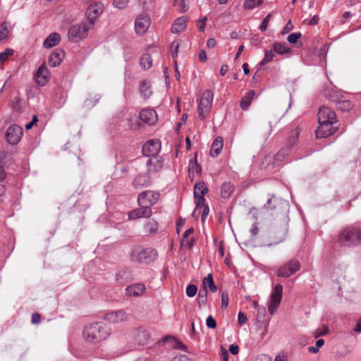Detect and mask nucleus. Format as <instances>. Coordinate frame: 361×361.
I'll return each mask as SVG.
<instances>
[{
  "mask_svg": "<svg viewBox=\"0 0 361 361\" xmlns=\"http://www.w3.org/2000/svg\"><path fill=\"white\" fill-rule=\"evenodd\" d=\"M255 92L254 90H250L247 94L241 99L240 106L242 109L247 110L251 104L252 100L254 98Z\"/></svg>",
  "mask_w": 361,
  "mask_h": 361,
  "instance_id": "nucleus-26",
  "label": "nucleus"
},
{
  "mask_svg": "<svg viewBox=\"0 0 361 361\" xmlns=\"http://www.w3.org/2000/svg\"><path fill=\"white\" fill-rule=\"evenodd\" d=\"M157 112L153 109H144L140 112V120L149 126L154 125L157 122Z\"/></svg>",
  "mask_w": 361,
  "mask_h": 361,
  "instance_id": "nucleus-17",
  "label": "nucleus"
},
{
  "mask_svg": "<svg viewBox=\"0 0 361 361\" xmlns=\"http://www.w3.org/2000/svg\"><path fill=\"white\" fill-rule=\"evenodd\" d=\"M151 178L147 173L139 174L133 180V186L136 189H140L143 187H148L150 185Z\"/></svg>",
  "mask_w": 361,
  "mask_h": 361,
  "instance_id": "nucleus-19",
  "label": "nucleus"
},
{
  "mask_svg": "<svg viewBox=\"0 0 361 361\" xmlns=\"http://www.w3.org/2000/svg\"><path fill=\"white\" fill-rule=\"evenodd\" d=\"M186 19L185 17L177 18L171 26V32L178 34L183 31L185 27Z\"/></svg>",
  "mask_w": 361,
  "mask_h": 361,
  "instance_id": "nucleus-24",
  "label": "nucleus"
},
{
  "mask_svg": "<svg viewBox=\"0 0 361 361\" xmlns=\"http://www.w3.org/2000/svg\"><path fill=\"white\" fill-rule=\"evenodd\" d=\"M213 98L214 94L211 90H207L203 92L197 109L199 117L201 119L204 120L209 114L211 109Z\"/></svg>",
  "mask_w": 361,
  "mask_h": 361,
  "instance_id": "nucleus-4",
  "label": "nucleus"
},
{
  "mask_svg": "<svg viewBox=\"0 0 361 361\" xmlns=\"http://www.w3.org/2000/svg\"><path fill=\"white\" fill-rule=\"evenodd\" d=\"M247 320V316L242 312H239L238 314V323L242 325L245 324Z\"/></svg>",
  "mask_w": 361,
  "mask_h": 361,
  "instance_id": "nucleus-54",
  "label": "nucleus"
},
{
  "mask_svg": "<svg viewBox=\"0 0 361 361\" xmlns=\"http://www.w3.org/2000/svg\"><path fill=\"white\" fill-rule=\"evenodd\" d=\"M300 264L296 259H291L286 264L281 266L277 271L279 277L288 278L300 269Z\"/></svg>",
  "mask_w": 361,
  "mask_h": 361,
  "instance_id": "nucleus-8",
  "label": "nucleus"
},
{
  "mask_svg": "<svg viewBox=\"0 0 361 361\" xmlns=\"http://www.w3.org/2000/svg\"><path fill=\"white\" fill-rule=\"evenodd\" d=\"M220 357H221V359L223 361H228V360L229 355H228V351H227V350L226 348H224L222 347L221 348Z\"/></svg>",
  "mask_w": 361,
  "mask_h": 361,
  "instance_id": "nucleus-53",
  "label": "nucleus"
},
{
  "mask_svg": "<svg viewBox=\"0 0 361 361\" xmlns=\"http://www.w3.org/2000/svg\"><path fill=\"white\" fill-rule=\"evenodd\" d=\"M145 290V286L142 283H135L126 288L128 296H139Z\"/></svg>",
  "mask_w": 361,
  "mask_h": 361,
  "instance_id": "nucleus-22",
  "label": "nucleus"
},
{
  "mask_svg": "<svg viewBox=\"0 0 361 361\" xmlns=\"http://www.w3.org/2000/svg\"><path fill=\"white\" fill-rule=\"evenodd\" d=\"M206 324L207 327L210 329H214L216 326V321L211 315L207 318Z\"/></svg>",
  "mask_w": 361,
  "mask_h": 361,
  "instance_id": "nucleus-49",
  "label": "nucleus"
},
{
  "mask_svg": "<svg viewBox=\"0 0 361 361\" xmlns=\"http://www.w3.org/2000/svg\"><path fill=\"white\" fill-rule=\"evenodd\" d=\"M197 291V288L195 285H188L186 288V295L190 297H194Z\"/></svg>",
  "mask_w": 361,
  "mask_h": 361,
  "instance_id": "nucleus-43",
  "label": "nucleus"
},
{
  "mask_svg": "<svg viewBox=\"0 0 361 361\" xmlns=\"http://www.w3.org/2000/svg\"><path fill=\"white\" fill-rule=\"evenodd\" d=\"M169 340L174 342V348L182 349L183 347H185V345L181 342L178 341L175 337L172 336H167L164 338V341H167Z\"/></svg>",
  "mask_w": 361,
  "mask_h": 361,
  "instance_id": "nucleus-41",
  "label": "nucleus"
},
{
  "mask_svg": "<svg viewBox=\"0 0 361 361\" xmlns=\"http://www.w3.org/2000/svg\"><path fill=\"white\" fill-rule=\"evenodd\" d=\"M207 46L209 49H212L216 46V40L214 38H209L207 42Z\"/></svg>",
  "mask_w": 361,
  "mask_h": 361,
  "instance_id": "nucleus-58",
  "label": "nucleus"
},
{
  "mask_svg": "<svg viewBox=\"0 0 361 361\" xmlns=\"http://www.w3.org/2000/svg\"><path fill=\"white\" fill-rule=\"evenodd\" d=\"M299 133H300L299 128H295L290 133L288 140V143L290 146H293V145H295L296 143V141L298 140V138Z\"/></svg>",
  "mask_w": 361,
  "mask_h": 361,
  "instance_id": "nucleus-38",
  "label": "nucleus"
},
{
  "mask_svg": "<svg viewBox=\"0 0 361 361\" xmlns=\"http://www.w3.org/2000/svg\"><path fill=\"white\" fill-rule=\"evenodd\" d=\"M271 14H268L262 20V24L259 27L261 31H265L268 27L269 23L271 20Z\"/></svg>",
  "mask_w": 361,
  "mask_h": 361,
  "instance_id": "nucleus-45",
  "label": "nucleus"
},
{
  "mask_svg": "<svg viewBox=\"0 0 361 361\" xmlns=\"http://www.w3.org/2000/svg\"><path fill=\"white\" fill-rule=\"evenodd\" d=\"M229 351L232 355H237L239 351V348L237 345L232 344L229 346Z\"/></svg>",
  "mask_w": 361,
  "mask_h": 361,
  "instance_id": "nucleus-57",
  "label": "nucleus"
},
{
  "mask_svg": "<svg viewBox=\"0 0 361 361\" xmlns=\"http://www.w3.org/2000/svg\"><path fill=\"white\" fill-rule=\"evenodd\" d=\"M208 192L207 187L203 182H199L194 186V197L196 200V208L195 212H197L200 208L202 207L204 204L205 199L204 195Z\"/></svg>",
  "mask_w": 361,
  "mask_h": 361,
  "instance_id": "nucleus-10",
  "label": "nucleus"
},
{
  "mask_svg": "<svg viewBox=\"0 0 361 361\" xmlns=\"http://www.w3.org/2000/svg\"><path fill=\"white\" fill-rule=\"evenodd\" d=\"M336 122V116L334 111H333L329 107H321L318 111V123L324 122Z\"/></svg>",
  "mask_w": 361,
  "mask_h": 361,
  "instance_id": "nucleus-16",
  "label": "nucleus"
},
{
  "mask_svg": "<svg viewBox=\"0 0 361 361\" xmlns=\"http://www.w3.org/2000/svg\"><path fill=\"white\" fill-rule=\"evenodd\" d=\"M272 49L275 53L279 55L288 54L290 51V48L287 47L283 43L275 42L272 45Z\"/></svg>",
  "mask_w": 361,
  "mask_h": 361,
  "instance_id": "nucleus-30",
  "label": "nucleus"
},
{
  "mask_svg": "<svg viewBox=\"0 0 361 361\" xmlns=\"http://www.w3.org/2000/svg\"><path fill=\"white\" fill-rule=\"evenodd\" d=\"M108 334L106 326L99 322L87 326L83 330L85 339L90 343H97L105 339Z\"/></svg>",
  "mask_w": 361,
  "mask_h": 361,
  "instance_id": "nucleus-1",
  "label": "nucleus"
},
{
  "mask_svg": "<svg viewBox=\"0 0 361 361\" xmlns=\"http://www.w3.org/2000/svg\"><path fill=\"white\" fill-rule=\"evenodd\" d=\"M23 129L20 126L13 124L11 125L6 132V140L9 145H16L23 136Z\"/></svg>",
  "mask_w": 361,
  "mask_h": 361,
  "instance_id": "nucleus-9",
  "label": "nucleus"
},
{
  "mask_svg": "<svg viewBox=\"0 0 361 361\" xmlns=\"http://www.w3.org/2000/svg\"><path fill=\"white\" fill-rule=\"evenodd\" d=\"M103 12V5L102 3H95L88 6L86 11V16L88 20V24L92 27L94 23V20Z\"/></svg>",
  "mask_w": 361,
  "mask_h": 361,
  "instance_id": "nucleus-12",
  "label": "nucleus"
},
{
  "mask_svg": "<svg viewBox=\"0 0 361 361\" xmlns=\"http://www.w3.org/2000/svg\"><path fill=\"white\" fill-rule=\"evenodd\" d=\"M264 0H245L243 6L246 9H253L263 3Z\"/></svg>",
  "mask_w": 361,
  "mask_h": 361,
  "instance_id": "nucleus-34",
  "label": "nucleus"
},
{
  "mask_svg": "<svg viewBox=\"0 0 361 361\" xmlns=\"http://www.w3.org/2000/svg\"><path fill=\"white\" fill-rule=\"evenodd\" d=\"M202 286L204 290V291H207V290L209 289L212 293H214L217 290V287L214 283L213 277L211 274H209L204 278L202 281Z\"/></svg>",
  "mask_w": 361,
  "mask_h": 361,
  "instance_id": "nucleus-25",
  "label": "nucleus"
},
{
  "mask_svg": "<svg viewBox=\"0 0 361 361\" xmlns=\"http://www.w3.org/2000/svg\"><path fill=\"white\" fill-rule=\"evenodd\" d=\"M13 54L12 49H6L4 51L0 53V62H4L10 56Z\"/></svg>",
  "mask_w": 361,
  "mask_h": 361,
  "instance_id": "nucleus-42",
  "label": "nucleus"
},
{
  "mask_svg": "<svg viewBox=\"0 0 361 361\" xmlns=\"http://www.w3.org/2000/svg\"><path fill=\"white\" fill-rule=\"evenodd\" d=\"M334 123L329 121L319 123L318 128L316 130L317 137L323 138L333 135L335 132V128L333 127Z\"/></svg>",
  "mask_w": 361,
  "mask_h": 361,
  "instance_id": "nucleus-15",
  "label": "nucleus"
},
{
  "mask_svg": "<svg viewBox=\"0 0 361 361\" xmlns=\"http://www.w3.org/2000/svg\"><path fill=\"white\" fill-rule=\"evenodd\" d=\"M283 286L281 284L276 285L272 290L270 295V301L268 307V311L271 314H274L280 305L282 298Z\"/></svg>",
  "mask_w": 361,
  "mask_h": 361,
  "instance_id": "nucleus-7",
  "label": "nucleus"
},
{
  "mask_svg": "<svg viewBox=\"0 0 361 361\" xmlns=\"http://www.w3.org/2000/svg\"><path fill=\"white\" fill-rule=\"evenodd\" d=\"M128 319L129 314L123 310L109 312L104 315V319L113 324H120Z\"/></svg>",
  "mask_w": 361,
  "mask_h": 361,
  "instance_id": "nucleus-13",
  "label": "nucleus"
},
{
  "mask_svg": "<svg viewBox=\"0 0 361 361\" xmlns=\"http://www.w3.org/2000/svg\"><path fill=\"white\" fill-rule=\"evenodd\" d=\"M100 98L99 94H90L89 97L85 100V105L87 106H92L99 102Z\"/></svg>",
  "mask_w": 361,
  "mask_h": 361,
  "instance_id": "nucleus-36",
  "label": "nucleus"
},
{
  "mask_svg": "<svg viewBox=\"0 0 361 361\" xmlns=\"http://www.w3.org/2000/svg\"><path fill=\"white\" fill-rule=\"evenodd\" d=\"M255 361H271V358L265 355H262L256 358Z\"/></svg>",
  "mask_w": 361,
  "mask_h": 361,
  "instance_id": "nucleus-63",
  "label": "nucleus"
},
{
  "mask_svg": "<svg viewBox=\"0 0 361 361\" xmlns=\"http://www.w3.org/2000/svg\"><path fill=\"white\" fill-rule=\"evenodd\" d=\"M60 40V35L56 32H52L44 41L43 47L47 49L51 48L57 45Z\"/></svg>",
  "mask_w": 361,
  "mask_h": 361,
  "instance_id": "nucleus-23",
  "label": "nucleus"
},
{
  "mask_svg": "<svg viewBox=\"0 0 361 361\" xmlns=\"http://www.w3.org/2000/svg\"><path fill=\"white\" fill-rule=\"evenodd\" d=\"M171 47L173 49V50L171 52V55L173 59H175L178 55V50L179 47V44L177 41H173L171 44Z\"/></svg>",
  "mask_w": 361,
  "mask_h": 361,
  "instance_id": "nucleus-50",
  "label": "nucleus"
},
{
  "mask_svg": "<svg viewBox=\"0 0 361 361\" xmlns=\"http://www.w3.org/2000/svg\"><path fill=\"white\" fill-rule=\"evenodd\" d=\"M161 149V142L159 140H149L142 146V154L145 157L157 155Z\"/></svg>",
  "mask_w": 361,
  "mask_h": 361,
  "instance_id": "nucleus-14",
  "label": "nucleus"
},
{
  "mask_svg": "<svg viewBox=\"0 0 361 361\" xmlns=\"http://www.w3.org/2000/svg\"><path fill=\"white\" fill-rule=\"evenodd\" d=\"M207 291H200L199 295H198V302L199 305H204L207 302Z\"/></svg>",
  "mask_w": 361,
  "mask_h": 361,
  "instance_id": "nucleus-46",
  "label": "nucleus"
},
{
  "mask_svg": "<svg viewBox=\"0 0 361 361\" xmlns=\"http://www.w3.org/2000/svg\"><path fill=\"white\" fill-rule=\"evenodd\" d=\"M92 26L86 23L72 25L68 32V39L73 42L84 39L88 35Z\"/></svg>",
  "mask_w": 361,
  "mask_h": 361,
  "instance_id": "nucleus-3",
  "label": "nucleus"
},
{
  "mask_svg": "<svg viewBox=\"0 0 361 361\" xmlns=\"http://www.w3.org/2000/svg\"><path fill=\"white\" fill-rule=\"evenodd\" d=\"M64 58V52L62 50H54L49 57V65L51 67L59 66Z\"/></svg>",
  "mask_w": 361,
  "mask_h": 361,
  "instance_id": "nucleus-21",
  "label": "nucleus"
},
{
  "mask_svg": "<svg viewBox=\"0 0 361 361\" xmlns=\"http://www.w3.org/2000/svg\"><path fill=\"white\" fill-rule=\"evenodd\" d=\"M207 18L206 16H204V18H202V19L200 20V24L198 25L197 28L200 32H203L204 30L205 23L207 22Z\"/></svg>",
  "mask_w": 361,
  "mask_h": 361,
  "instance_id": "nucleus-55",
  "label": "nucleus"
},
{
  "mask_svg": "<svg viewBox=\"0 0 361 361\" xmlns=\"http://www.w3.org/2000/svg\"><path fill=\"white\" fill-rule=\"evenodd\" d=\"M336 107L338 109L342 111H348L353 107V104L349 100L338 101L336 103Z\"/></svg>",
  "mask_w": 361,
  "mask_h": 361,
  "instance_id": "nucleus-32",
  "label": "nucleus"
},
{
  "mask_svg": "<svg viewBox=\"0 0 361 361\" xmlns=\"http://www.w3.org/2000/svg\"><path fill=\"white\" fill-rule=\"evenodd\" d=\"M159 197L160 195L157 192L146 190L139 194L137 202L140 207L151 209V207L157 202Z\"/></svg>",
  "mask_w": 361,
  "mask_h": 361,
  "instance_id": "nucleus-6",
  "label": "nucleus"
},
{
  "mask_svg": "<svg viewBox=\"0 0 361 361\" xmlns=\"http://www.w3.org/2000/svg\"><path fill=\"white\" fill-rule=\"evenodd\" d=\"M129 3V0H114L113 5L114 7L118 9L126 8Z\"/></svg>",
  "mask_w": 361,
  "mask_h": 361,
  "instance_id": "nucleus-40",
  "label": "nucleus"
},
{
  "mask_svg": "<svg viewBox=\"0 0 361 361\" xmlns=\"http://www.w3.org/2000/svg\"><path fill=\"white\" fill-rule=\"evenodd\" d=\"M193 232H194L193 228H190L184 232L183 239L180 242V245L182 247H187L188 248H191L193 246L194 239L192 238L190 240H187L188 236Z\"/></svg>",
  "mask_w": 361,
  "mask_h": 361,
  "instance_id": "nucleus-28",
  "label": "nucleus"
},
{
  "mask_svg": "<svg viewBox=\"0 0 361 361\" xmlns=\"http://www.w3.org/2000/svg\"><path fill=\"white\" fill-rule=\"evenodd\" d=\"M359 228H346L339 235L338 241L341 245L350 246L359 245Z\"/></svg>",
  "mask_w": 361,
  "mask_h": 361,
  "instance_id": "nucleus-5",
  "label": "nucleus"
},
{
  "mask_svg": "<svg viewBox=\"0 0 361 361\" xmlns=\"http://www.w3.org/2000/svg\"><path fill=\"white\" fill-rule=\"evenodd\" d=\"M328 332H329L328 327L326 326H324L322 329H317L315 331L314 336L316 338H317V337H319V336H324V335L327 334Z\"/></svg>",
  "mask_w": 361,
  "mask_h": 361,
  "instance_id": "nucleus-48",
  "label": "nucleus"
},
{
  "mask_svg": "<svg viewBox=\"0 0 361 361\" xmlns=\"http://www.w3.org/2000/svg\"><path fill=\"white\" fill-rule=\"evenodd\" d=\"M223 147V139L220 137L215 139L212 145L210 153L212 157H216L219 154Z\"/></svg>",
  "mask_w": 361,
  "mask_h": 361,
  "instance_id": "nucleus-27",
  "label": "nucleus"
},
{
  "mask_svg": "<svg viewBox=\"0 0 361 361\" xmlns=\"http://www.w3.org/2000/svg\"><path fill=\"white\" fill-rule=\"evenodd\" d=\"M199 59L202 62H204L207 60V54L205 51L202 50L199 54Z\"/></svg>",
  "mask_w": 361,
  "mask_h": 361,
  "instance_id": "nucleus-62",
  "label": "nucleus"
},
{
  "mask_svg": "<svg viewBox=\"0 0 361 361\" xmlns=\"http://www.w3.org/2000/svg\"><path fill=\"white\" fill-rule=\"evenodd\" d=\"M173 361H190L186 355H181L178 357H175Z\"/></svg>",
  "mask_w": 361,
  "mask_h": 361,
  "instance_id": "nucleus-64",
  "label": "nucleus"
},
{
  "mask_svg": "<svg viewBox=\"0 0 361 361\" xmlns=\"http://www.w3.org/2000/svg\"><path fill=\"white\" fill-rule=\"evenodd\" d=\"M140 63L143 68H149L152 64V59L150 54L148 53L144 54L140 58Z\"/></svg>",
  "mask_w": 361,
  "mask_h": 361,
  "instance_id": "nucleus-31",
  "label": "nucleus"
},
{
  "mask_svg": "<svg viewBox=\"0 0 361 361\" xmlns=\"http://www.w3.org/2000/svg\"><path fill=\"white\" fill-rule=\"evenodd\" d=\"M179 7L182 13L186 12L188 9V1L181 0L179 3Z\"/></svg>",
  "mask_w": 361,
  "mask_h": 361,
  "instance_id": "nucleus-52",
  "label": "nucleus"
},
{
  "mask_svg": "<svg viewBox=\"0 0 361 361\" xmlns=\"http://www.w3.org/2000/svg\"><path fill=\"white\" fill-rule=\"evenodd\" d=\"M274 51L272 49L270 50H266L264 52V57L262 59V61L259 63L260 66H264L267 64V63L271 61L275 56L274 55Z\"/></svg>",
  "mask_w": 361,
  "mask_h": 361,
  "instance_id": "nucleus-35",
  "label": "nucleus"
},
{
  "mask_svg": "<svg viewBox=\"0 0 361 361\" xmlns=\"http://www.w3.org/2000/svg\"><path fill=\"white\" fill-rule=\"evenodd\" d=\"M203 207H204V209H203V212H202V220L204 221V219L207 217V216L209 214V207L207 205H204V204Z\"/></svg>",
  "mask_w": 361,
  "mask_h": 361,
  "instance_id": "nucleus-59",
  "label": "nucleus"
},
{
  "mask_svg": "<svg viewBox=\"0 0 361 361\" xmlns=\"http://www.w3.org/2000/svg\"><path fill=\"white\" fill-rule=\"evenodd\" d=\"M140 92L145 99L150 96L151 90L148 82L144 81L141 83L140 87Z\"/></svg>",
  "mask_w": 361,
  "mask_h": 361,
  "instance_id": "nucleus-33",
  "label": "nucleus"
},
{
  "mask_svg": "<svg viewBox=\"0 0 361 361\" xmlns=\"http://www.w3.org/2000/svg\"><path fill=\"white\" fill-rule=\"evenodd\" d=\"M234 190L233 185L231 183L225 182L221 186V195L223 198H228Z\"/></svg>",
  "mask_w": 361,
  "mask_h": 361,
  "instance_id": "nucleus-29",
  "label": "nucleus"
},
{
  "mask_svg": "<svg viewBox=\"0 0 361 361\" xmlns=\"http://www.w3.org/2000/svg\"><path fill=\"white\" fill-rule=\"evenodd\" d=\"M300 37H301V33L300 32H294V33L290 34L287 37V41L290 44H295V42H297V41L299 39V38Z\"/></svg>",
  "mask_w": 361,
  "mask_h": 361,
  "instance_id": "nucleus-44",
  "label": "nucleus"
},
{
  "mask_svg": "<svg viewBox=\"0 0 361 361\" xmlns=\"http://www.w3.org/2000/svg\"><path fill=\"white\" fill-rule=\"evenodd\" d=\"M287 155V149H281L274 157V164H279V162L282 161Z\"/></svg>",
  "mask_w": 361,
  "mask_h": 361,
  "instance_id": "nucleus-39",
  "label": "nucleus"
},
{
  "mask_svg": "<svg viewBox=\"0 0 361 361\" xmlns=\"http://www.w3.org/2000/svg\"><path fill=\"white\" fill-rule=\"evenodd\" d=\"M152 214L151 209H145L144 207H140V208L133 209L128 213V219H137L142 217L148 218Z\"/></svg>",
  "mask_w": 361,
  "mask_h": 361,
  "instance_id": "nucleus-20",
  "label": "nucleus"
},
{
  "mask_svg": "<svg viewBox=\"0 0 361 361\" xmlns=\"http://www.w3.org/2000/svg\"><path fill=\"white\" fill-rule=\"evenodd\" d=\"M353 331L356 334H361V318L357 320Z\"/></svg>",
  "mask_w": 361,
  "mask_h": 361,
  "instance_id": "nucleus-56",
  "label": "nucleus"
},
{
  "mask_svg": "<svg viewBox=\"0 0 361 361\" xmlns=\"http://www.w3.org/2000/svg\"><path fill=\"white\" fill-rule=\"evenodd\" d=\"M147 226L150 233L155 232L157 230V224L154 219L149 220Z\"/></svg>",
  "mask_w": 361,
  "mask_h": 361,
  "instance_id": "nucleus-51",
  "label": "nucleus"
},
{
  "mask_svg": "<svg viewBox=\"0 0 361 361\" xmlns=\"http://www.w3.org/2000/svg\"><path fill=\"white\" fill-rule=\"evenodd\" d=\"M35 77L37 83L39 85H45L49 80V73L47 68L44 65L40 66L37 71Z\"/></svg>",
  "mask_w": 361,
  "mask_h": 361,
  "instance_id": "nucleus-18",
  "label": "nucleus"
},
{
  "mask_svg": "<svg viewBox=\"0 0 361 361\" xmlns=\"http://www.w3.org/2000/svg\"><path fill=\"white\" fill-rule=\"evenodd\" d=\"M151 24L149 16L139 15L135 20V31L137 35H143L149 29Z\"/></svg>",
  "mask_w": 361,
  "mask_h": 361,
  "instance_id": "nucleus-11",
  "label": "nucleus"
},
{
  "mask_svg": "<svg viewBox=\"0 0 361 361\" xmlns=\"http://www.w3.org/2000/svg\"><path fill=\"white\" fill-rule=\"evenodd\" d=\"M250 233H252V236H255L257 235L258 233V228H257V223L254 224L251 228V229L250 230Z\"/></svg>",
  "mask_w": 361,
  "mask_h": 361,
  "instance_id": "nucleus-61",
  "label": "nucleus"
},
{
  "mask_svg": "<svg viewBox=\"0 0 361 361\" xmlns=\"http://www.w3.org/2000/svg\"><path fill=\"white\" fill-rule=\"evenodd\" d=\"M158 257L157 250L153 247H135L130 254L131 260L140 264H149Z\"/></svg>",
  "mask_w": 361,
  "mask_h": 361,
  "instance_id": "nucleus-2",
  "label": "nucleus"
},
{
  "mask_svg": "<svg viewBox=\"0 0 361 361\" xmlns=\"http://www.w3.org/2000/svg\"><path fill=\"white\" fill-rule=\"evenodd\" d=\"M40 314L35 313L33 314L32 316V324H38L40 320Z\"/></svg>",
  "mask_w": 361,
  "mask_h": 361,
  "instance_id": "nucleus-60",
  "label": "nucleus"
},
{
  "mask_svg": "<svg viewBox=\"0 0 361 361\" xmlns=\"http://www.w3.org/2000/svg\"><path fill=\"white\" fill-rule=\"evenodd\" d=\"M8 35V25L7 23L4 22L0 25V41L6 39Z\"/></svg>",
  "mask_w": 361,
  "mask_h": 361,
  "instance_id": "nucleus-37",
  "label": "nucleus"
},
{
  "mask_svg": "<svg viewBox=\"0 0 361 361\" xmlns=\"http://www.w3.org/2000/svg\"><path fill=\"white\" fill-rule=\"evenodd\" d=\"M228 305V295L224 291L221 293V307L226 308Z\"/></svg>",
  "mask_w": 361,
  "mask_h": 361,
  "instance_id": "nucleus-47",
  "label": "nucleus"
}]
</instances>
